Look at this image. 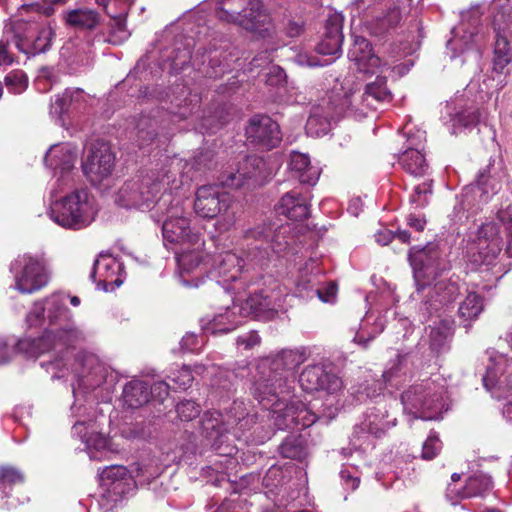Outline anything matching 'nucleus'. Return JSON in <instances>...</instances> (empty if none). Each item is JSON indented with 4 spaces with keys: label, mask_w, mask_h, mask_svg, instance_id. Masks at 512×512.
Masks as SVG:
<instances>
[{
    "label": "nucleus",
    "mask_w": 512,
    "mask_h": 512,
    "mask_svg": "<svg viewBox=\"0 0 512 512\" xmlns=\"http://www.w3.org/2000/svg\"><path fill=\"white\" fill-rule=\"evenodd\" d=\"M305 360V351L283 350L275 356L260 359L252 368L243 367L236 374L225 372L228 383H223L221 387L230 389L232 378L245 377L248 371L251 394L264 408H271L270 414L278 429L307 428L318 417L305 408L298 409L289 403L291 391L288 385V378Z\"/></svg>",
    "instance_id": "f257e3e1"
},
{
    "label": "nucleus",
    "mask_w": 512,
    "mask_h": 512,
    "mask_svg": "<svg viewBox=\"0 0 512 512\" xmlns=\"http://www.w3.org/2000/svg\"><path fill=\"white\" fill-rule=\"evenodd\" d=\"M71 311L65 305V299L54 294L43 302H36L26 317L30 327L43 325L48 321L51 325H59L55 330L46 331L39 338H24L17 342L16 350L27 357H38L51 349L69 347L83 339L82 332L70 322Z\"/></svg>",
    "instance_id": "f03ea898"
},
{
    "label": "nucleus",
    "mask_w": 512,
    "mask_h": 512,
    "mask_svg": "<svg viewBox=\"0 0 512 512\" xmlns=\"http://www.w3.org/2000/svg\"><path fill=\"white\" fill-rule=\"evenodd\" d=\"M409 260L413 267L417 292L429 287L427 299L422 302L419 311L424 320L452 304L461 294L460 285L453 279H440V274L448 269L436 245H428L421 249H410Z\"/></svg>",
    "instance_id": "7ed1b4c3"
},
{
    "label": "nucleus",
    "mask_w": 512,
    "mask_h": 512,
    "mask_svg": "<svg viewBox=\"0 0 512 512\" xmlns=\"http://www.w3.org/2000/svg\"><path fill=\"white\" fill-rule=\"evenodd\" d=\"M193 180V176H182L180 185L176 184L175 179L166 173L160 179L155 173H141L128 179L118 190L115 202L124 208H149L161 188L167 185L170 191L179 189L182 185L188 184Z\"/></svg>",
    "instance_id": "20e7f679"
},
{
    "label": "nucleus",
    "mask_w": 512,
    "mask_h": 512,
    "mask_svg": "<svg viewBox=\"0 0 512 512\" xmlns=\"http://www.w3.org/2000/svg\"><path fill=\"white\" fill-rule=\"evenodd\" d=\"M93 197L86 189H77L51 203L48 215L57 225L70 230L88 227L97 214Z\"/></svg>",
    "instance_id": "39448f33"
},
{
    "label": "nucleus",
    "mask_w": 512,
    "mask_h": 512,
    "mask_svg": "<svg viewBox=\"0 0 512 512\" xmlns=\"http://www.w3.org/2000/svg\"><path fill=\"white\" fill-rule=\"evenodd\" d=\"M10 35L18 51L35 56L51 49L55 30L46 19L28 17L13 21L7 30L8 40Z\"/></svg>",
    "instance_id": "423d86ee"
},
{
    "label": "nucleus",
    "mask_w": 512,
    "mask_h": 512,
    "mask_svg": "<svg viewBox=\"0 0 512 512\" xmlns=\"http://www.w3.org/2000/svg\"><path fill=\"white\" fill-rule=\"evenodd\" d=\"M184 201L172 198L171 193L163 194L157 202V209L163 214L162 234L164 240L170 243L201 247L203 242L198 233L192 232L189 226Z\"/></svg>",
    "instance_id": "0eeeda50"
},
{
    "label": "nucleus",
    "mask_w": 512,
    "mask_h": 512,
    "mask_svg": "<svg viewBox=\"0 0 512 512\" xmlns=\"http://www.w3.org/2000/svg\"><path fill=\"white\" fill-rule=\"evenodd\" d=\"M210 274L229 284V288L237 294L257 285L262 279L259 271L250 269L245 260L232 251L213 255Z\"/></svg>",
    "instance_id": "6e6552de"
},
{
    "label": "nucleus",
    "mask_w": 512,
    "mask_h": 512,
    "mask_svg": "<svg viewBox=\"0 0 512 512\" xmlns=\"http://www.w3.org/2000/svg\"><path fill=\"white\" fill-rule=\"evenodd\" d=\"M444 386L434 380L426 379L405 390L401 395L404 409L411 413H420L425 420L436 419L442 408Z\"/></svg>",
    "instance_id": "1a4fd4ad"
},
{
    "label": "nucleus",
    "mask_w": 512,
    "mask_h": 512,
    "mask_svg": "<svg viewBox=\"0 0 512 512\" xmlns=\"http://www.w3.org/2000/svg\"><path fill=\"white\" fill-rule=\"evenodd\" d=\"M287 296L286 289L274 282L270 287L255 290L241 302L243 307L236 309L246 317L253 316L261 321H270L286 310Z\"/></svg>",
    "instance_id": "9d476101"
},
{
    "label": "nucleus",
    "mask_w": 512,
    "mask_h": 512,
    "mask_svg": "<svg viewBox=\"0 0 512 512\" xmlns=\"http://www.w3.org/2000/svg\"><path fill=\"white\" fill-rule=\"evenodd\" d=\"M231 204V196L221 191L218 186L203 185L196 191L194 210L202 218L224 215L223 221H218V225L221 231H227L235 222L234 213H228Z\"/></svg>",
    "instance_id": "9b49d317"
},
{
    "label": "nucleus",
    "mask_w": 512,
    "mask_h": 512,
    "mask_svg": "<svg viewBox=\"0 0 512 512\" xmlns=\"http://www.w3.org/2000/svg\"><path fill=\"white\" fill-rule=\"evenodd\" d=\"M217 17L250 31H257L267 19L260 0H219Z\"/></svg>",
    "instance_id": "f8f14e48"
},
{
    "label": "nucleus",
    "mask_w": 512,
    "mask_h": 512,
    "mask_svg": "<svg viewBox=\"0 0 512 512\" xmlns=\"http://www.w3.org/2000/svg\"><path fill=\"white\" fill-rule=\"evenodd\" d=\"M15 286L21 293H33L48 283L46 263L40 256L19 255L10 265Z\"/></svg>",
    "instance_id": "ddd939ff"
},
{
    "label": "nucleus",
    "mask_w": 512,
    "mask_h": 512,
    "mask_svg": "<svg viewBox=\"0 0 512 512\" xmlns=\"http://www.w3.org/2000/svg\"><path fill=\"white\" fill-rule=\"evenodd\" d=\"M102 499L112 508L136 491L132 473L122 465L105 467L100 473Z\"/></svg>",
    "instance_id": "4468645a"
},
{
    "label": "nucleus",
    "mask_w": 512,
    "mask_h": 512,
    "mask_svg": "<svg viewBox=\"0 0 512 512\" xmlns=\"http://www.w3.org/2000/svg\"><path fill=\"white\" fill-rule=\"evenodd\" d=\"M496 235L495 224H482L478 228L477 237L468 243L466 257L475 269L492 265L501 252V241Z\"/></svg>",
    "instance_id": "2eb2a0df"
},
{
    "label": "nucleus",
    "mask_w": 512,
    "mask_h": 512,
    "mask_svg": "<svg viewBox=\"0 0 512 512\" xmlns=\"http://www.w3.org/2000/svg\"><path fill=\"white\" fill-rule=\"evenodd\" d=\"M344 360L338 357L335 362H322V418L334 419L339 411L343 394V381L339 376Z\"/></svg>",
    "instance_id": "dca6fc26"
},
{
    "label": "nucleus",
    "mask_w": 512,
    "mask_h": 512,
    "mask_svg": "<svg viewBox=\"0 0 512 512\" xmlns=\"http://www.w3.org/2000/svg\"><path fill=\"white\" fill-rule=\"evenodd\" d=\"M114 164L115 156L109 145L103 141H96L88 149L87 156L82 162V170L88 180L96 185L111 175Z\"/></svg>",
    "instance_id": "f3484780"
},
{
    "label": "nucleus",
    "mask_w": 512,
    "mask_h": 512,
    "mask_svg": "<svg viewBox=\"0 0 512 512\" xmlns=\"http://www.w3.org/2000/svg\"><path fill=\"white\" fill-rule=\"evenodd\" d=\"M271 172L266 161L259 156H247L240 162L236 172H229L222 184L227 187L239 188L246 183L262 185Z\"/></svg>",
    "instance_id": "a211bd4d"
},
{
    "label": "nucleus",
    "mask_w": 512,
    "mask_h": 512,
    "mask_svg": "<svg viewBox=\"0 0 512 512\" xmlns=\"http://www.w3.org/2000/svg\"><path fill=\"white\" fill-rule=\"evenodd\" d=\"M247 140L263 149H272L281 141V132L277 122L266 115L252 117L246 127Z\"/></svg>",
    "instance_id": "6ab92c4d"
},
{
    "label": "nucleus",
    "mask_w": 512,
    "mask_h": 512,
    "mask_svg": "<svg viewBox=\"0 0 512 512\" xmlns=\"http://www.w3.org/2000/svg\"><path fill=\"white\" fill-rule=\"evenodd\" d=\"M201 431L211 447L223 455H232L235 447L225 444L229 427L218 411L206 412L201 419Z\"/></svg>",
    "instance_id": "aec40b11"
},
{
    "label": "nucleus",
    "mask_w": 512,
    "mask_h": 512,
    "mask_svg": "<svg viewBox=\"0 0 512 512\" xmlns=\"http://www.w3.org/2000/svg\"><path fill=\"white\" fill-rule=\"evenodd\" d=\"M325 32L322 33V56L339 57L343 42V16L328 8L325 12Z\"/></svg>",
    "instance_id": "412c9836"
},
{
    "label": "nucleus",
    "mask_w": 512,
    "mask_h": 512,
    "mask_svg": "<svg viewBox=\"0 0 512 512\" xmlns=\"http://www.w3.org/2000/svg\"><path fill=\"white\" fill-rule=\"evenodd\" d=\"M276 211L289 220L301 222L310 216L311 205L307 197L296 191H290L280 198L276 205Z\"/></svg>",
    "instance_id": "4be33fe9"
},
{
    "label": "nucleus",
    "mask_w": 512,
    "mask_h": 512,
    "mask_svg": "<svg viewBox=\"0 0 512 512\" xmlns=\"http://www.w3.org/2000/svg\"><path fill=\"white\" fill-rule=\"evenodd\" d=\"M237 308L243 307L241 302H233L232 306L225 308L212 319H202V328L211 334L228 333L234 330L246 316L239 314Z\"/></svg>",
    "instance_id": "5701e85b"
},
{
    "label": "nucleus",
    "mask_w": 512,
    "mask_h": 512,
    "mask_svg": "<svg viewBox=\"0 0 512 512\" xmlns=\"http://www.w3.org/2000/svg\"><path fill=\"white\" fill-rule=\"evenodd\" d=\"M63 24L75 31H93L101 23V15L94 9L88 7H77L62 12Z\"/></svg>",
    "instance_id": "b1692460"
},
{
    "label": "nucleus",
    "mask_w": 512,
    "mask_h": 512,
    "mask_svg": "<svg viewBox=\"0 0 512 512\" xmlns=\"http://www.w3.org/2000/svg\"><path fill=\"white\" fill-rule=\"evenodd\" d=\"M122 270L123 265L118 259L107 254H100L94 262L89 277L93 282H96V276L98 275L99 283L120 286L123 282L120 278Z\"/></svg>",
    "instance_id": "393cba45"
},
{
    "label": "nucleus",
    "mask_w": 512,
    "mask_h": 512,
    "mask_svg": "<svg viewBox=\"0 0 512 512\" xmlns=\"http://www.w3.org/2000/svg\"><path fill=\"white\" fill-rule=\"evenodd\" d=\"M85 103L86 94L82 89L68 88L51 100L49 114L51 117L61 120L63 114L78 111L84 107Z\"/></svg>",
    "instance_id": "a878e982"
},
{
    "label": "nucleus",
    "mask_w": 512,
    "mask_h": 512,
    "mask_svg": "<svg viewBox=\"0 0 512 512\" xmlns=\"http://www.w3.org/2000/svg\"><path fill=\"white\" fill-rule=\"evenodd\" d=\"M320 262L318 259L308 260L300 269L296 281V290L300 297H312L316 295L320 298Z\"/></svg>",
    "instance_id": "bb28decb"
},
{
    "label": "nucleus",
    "mask_w": 512,
    "mask_h": 512,
    "mask_svg": "<svg viewBox=\"0 0 512 512\" xmlns=\"http://www.w3.org/2000/svg\"><path fill=\"white\" fill-rule=\"evenodd\" d=\"M348 56L362 73H373L380 65V58L373 53L371 43L364 37H355Z\"/></svg>",
    "instance_id": "cd10ccee"
},
{
    "label": "nucleus",
    "mask_w": 512,
    "mask_h": 512,
    "mask_svg": "<svg viewBox=\"0 0 512 512\" xmlns=\"http://www.w3.org/2000/svg\"><path fill=\"white\" fill-rule=\"evenodd\" d=\"M77 159V150L70 144H55L44 157L45 165L62 175L71 171Z\"/></svg>",
    "instance_id": "c85d7f7f"
},
{
    "label": "nucleus",
    "mask_w": 512,
    "mask_h": 512,
    "mask_svg": "<svg viewBox=\"0 0 512 512\" xmlns=\"http://www.w3.org/2000/svg\"><path fill=\"white\" fill-rule=\"evenodd\" d=\"M506 362L503 356H498L487 366L482 381L488 391H508L512 389V375L505 374L507 373Z\"/></svg>",
    "instance_id": "c756f323"
},
{
    "label": "nucleus",
    "mask_w": 512,
    "mask_h": 512,
    "mask_svg": "<svg viewBox=\"0 0 512 512\" xmlns=\"http://www.w3.org/2000/svg\"><path fill=\"white\" fill-rule=\"evenodd\" d=\"M288 171L292 178L297 179L302 184L315 186L319 179V172L311 166L309 156L297 151L290 153Z\"/></svg>",
    "instance_id": "7c9ffc66"
},
{
    "label": "nucleus",
    "mask_w": 512,
    "mask_h": 512,
    "mask_svg": "<svg viewBox=\"0 0 512 512\" xmlns=\"http://www.w3.org/2000/svg\"><path fill=\"white\" fill-rule=\"evenodd\" d=\"M192 250L181 248L176 251V259L180 271V279L183 285L187 287H198L199 280L186 279L185 274H190L202 265V255L200 247L192 246Z\"/></svg>",
    "instance_id": "2f4dec72"
},
{
    "label": "nucleus",
    "mask_w": 512,
    "mask_h": 512,
    "mask_svg": "<svg viewBox=\"0 0 512 512\" xmlns=\"http://www.w3.org/2000/svg\"><path fill=\"white\" fill-rule=\"evenodd\" d=\"M98 5L103 6L106 13L113 19L112 30L109 37V42L118 45L124 42L130 36L126 28L127 7L123 5L119 13H114L111 9L112 5L117 3V0H97Z\"/></svg>",
    "instance_id": "473e14b6"
},
{
    "label": "nucleus",
    "mask_w": 512,
    "mask_h": 512,
    "mask_svg": "<svg viewBox=\"0 0 512 512\" xmlns=\"http://www.w3.org/2000/svg\"><path fill=\"white\" fill-rule=\"evenodd\" d=\"M386 84L387 80L382 76H378L374 82L368 83L361 95L363 105L376 110L378 104L390 102L392 93Z\"/></svg>",
    "instance_id": "72a5a7b5"
},
{
    "label": "nucleus",
    "mask_w": 512,
    "mask_h": 512,
    "mask_svg": "<svg viewBox=\"0 0 512 512\" xmlns=\"http://www.w3.org/2000/svg\"><path fill=\"white\" fill-rule=\"evenodd\" d=\"M484 310L483 297L474 291L469 292L465 299L460 302L457 316L460 323L466 329L471 327V323L478 319Z\"/></svg>",
    "instance_id": "f704fd0d"
},
{
    "label": "nucleus",
    "mask_w": 512,
    "mask_h": 512,
    "mask_svg": "<svg viewBox=\"0 0 512 512\" xmlns=\"http://www.w3.org/2000/svg\"><path fill=\"white\" fill-rule=\"evenodd\" d=\"M123 399L132 409L145 405L150 399L149 384L139 379L131 380L124 386Z\"/></svg>",
    "instance_id": "c9c22d12"
},
{
    "label": "nucleus",
    "mask_w": 512,
    "mask_h": 512,
    "mask_svg": "<svg viewBox=\"0 0 512 512\" xmlns=\"http://www.w3.org/2000/svg\"><path fill=\"white\" fill-rule=\"evenodd\" d=\"M399 163L402 168L415 177L426 175L428 164L419 148L408 147L400 156Z\"/></svg>",
    "instance_id": "e433bc0d"
},
{
    "label": "nucleus",
    "mask_w": 512,
    "mask_h": 512,
    "mask_svg": "<svg viewBox=\"0 0 512 512\" xmlns=\"http://www.w3.org/2000/svg\"><path fill=\"white\" fill-rule=\"evenodd\" d=\"M452 321L442 320L438 326L432 327L429 334L430 348L436 353H444L450 348L453 335Z\"/></svg>",
    "instance_id": "4c0bfd02"
},
{
    "label": "nucleus",
    "mask_w": 512,
    "mask_h": 512,
    "mask_svg": "<svg viewBox=\"0 0 512 512\" xmlns=\"http://www.w3.org/2000/svg\"><path fill=\"white\" fill-rule=\"evenodd\" d=\"M493 482L490 476L484 473H475L471 475L457 494L460 498H471L483 496L485 493L492 489Z\"/></svg>",
    "instance_id": "58836bf2"
},
{
    "label": "nucleus",
    "mask_w": 512,
    "mask_h": 512,
    "mask_svg": "<svg viewBox=\"0 0 512 512\" xmlns=\"http://www.w3.org/2000/svg\"><path fill=\"white\" fill-rule=\"evenodd\" d=\"M228 427L239 426L240 429H248L256 423V414H249L244 401L235 400L226 414Z\"/></svg>",
    "instance_id": "ea45409f"
},
{
    "label": "nucleus",
    "mask_w": 512,
    "mask_h": 512,
    "mask_svg": "<svg viewBox=\"0 0 512 512\" xmlns=\"http://www.w3.org/2000/svg\"><path fill=\"white\" fill-rule=\"evenodd\" d=\"M501 26H495L496 40L494 46L493 70L504 73V69L511 62L510 44L506 36L500 32Z\"/></svg>",
    "instance_id": "a19ab883"
},
{
    "label": "nucleus",
    "mask_w": 512,
    "mask_h": 512,
    "mask_svg": "<svg viewBox=\"0 0 512 512\" xmlns=\"http://www.w3.org/2000/svg\"><path fill=\"white\" fill-rule=\"evenodd\" d=\"M278 451L283 458L302 461L306 455V447L301 435L287 436L278 447Z\"/></svg>",
    "instance_id": "79ce46f5"
},
{
    "label": "nucleus",
    "mask_w": 512,
    "mask_h": 512,
    "mask_svg": "<svg viewBox=\"0 0 512 512\" xmlns=\"http://www.w3.org/2000/svg\"><path fill=\"white\" fill-rule=\"evenodd\" d=\"M24 482L22 472L11 466L0 467V493L2 497H10L12 487Z\"/></svg>",
    "instance_id": "37998d69"
},
{
    "label": "nucleus",
    "mask_w": 512,
    "mask_h": 512,
    "mask_svg": "<svg viewBox=\"0 0 512 512\" xmlns=\"http://www.w3.org/2000/svg\"><path fill=\"white\" fill-rule=\"evenodd\" d=\"M67 0H41V3L23 4L19 13L23 17L25 13H36L39 17H50L55 12L56 6H63Z\"/></svg>",
    "instance_id": "c03bdc74"
},
{
    "label": "nucleus",
    "mask_w": 512,
    "mask_h": 512,
    "mask_svg": "<svg viewBox=\"0 0 512 512\" xmlns=\"http://www.w3.org/2000/svg\"><path fill=\"white\" fill-rule=\"evenodd\" d=\"M131 473L136 481V488L138 485H149L152 480L160 475L159 468L151 462L135 464V468Z\"/></svg>",
    "instance_id": "a18cd8bd"
},
{
    "label": "nucleus",
    "mask_w": 512,
    "mask_h": 512,
    "mask_svg": "<svg viewBox=\"0 0 512 512\" xmlns=\"http://www.w3.org/2000/svg\"><path fill=\"white\" fill-rule=\"evenodd\" d=\"M299 384L304 391L317 393L320 390V367L318 365L307 366L300 374Z\"/></svg>",
    "instance_id": "49530a36"
},
{
    "label": "nucleus",
    "mask_w": 512,
    "mask_h": 512,
    "mask_svg": "<svg viewBox=\"0 0 512 512\" xmlns=\"http://www.w3.org/2000/svg\"><path fill=\"white\" fill-rule=\"evenodd\" d=\"M292 230L293 227L290 224H284L274 232L270 246L276 253L285 251L293 243Z\"/></svg>",
    "instance_id": "de8ad7c7"
},
{
    "label": "nucleus",
    "mask_w": 512,
    "mask_h": 512,
    "mask_svg": "<svg viewBox=\"0 0 512 512\" xmlns=\"http://www.w3.org/2000/svg\"><path fill=\"white\" fill-rule=\"evenodd\" d=\"M479 121V112L473 109H466L457 113L452 119L453 133L461 129L474 127Z\"/></svg>",
    "instance_id": "09e8293b"
},
{
    "label": "nucleus",
    "mask_w": 512,
    "mask_h": 512,
    "mask_svg": "<svg viewBox=\"0 0 512 512\" xmlns=\"http://www.w3.org/2000/svg\"><path fill=\"white\" fill-rule=\"evenodd\" d=\"M85 366L90 370L86 374L82 375V383L88 387H94L102 382V377L98 376V373L102 371V366L97 363L96 358L89 356L85 360Z\"/></svg>",
    "instance_id": "8fccbe9b"
},
{
    "label": "nucleus",
    "mask_w": 512,
    "mask_h": 512,
    "mask_svg": "<svg viewBox=\"0 0 512 512\" xmlns=\"http://www.w3.org/2000/svg\"><path fill=\"white\" fill-rule=\"evenodd\" d=\"M408 358L409 354H397L396 358L390 361L389 367L382 374L385 382H390L400 374L405 373Z\"/></svg>",
    "instance_id": "3c124183"
},
{
    "label": "nucleus",
    "mask_w": 512,
    "mask_h": 512,
    "mask_svg": "<svg viewBox=\"0 0 512 512\" xmlns=\"http://www.w3.org/2000/svg\"><path fill=\"white\" fill-rule=\"evenodd\" d=\"M432 192V180H425L421 184L415 186L414 192L410 197V201L418 207H424L429 203V197L432 195Z\"/></svg>",
    "instance_id": "603ef678"
},
{
    "label": "nucleus",
    "mask_w": 512,
    "mask_h": 512,
    "mask_svg": "<svg viewBox=\"0 0 512 512\" xmlns=\"http://www.w3.org/2000/svg\"><path fill=\"white\" fill-rule=\"evenodd\" d=\"M270 227L266 224H259L253 228H249L244 232V239L246 241L254 240L260 243L259 246H255L256 249H261L263 244H268V238L270 236Z\"/></svg>",
    "instance_id": "864d4df0"
},
{
    "label": "nucleus",
    "mask_w": 512,
    "mask_h": 512,
    "mask_svg": "<svg viewBox=\"0 0 512 512\" xmlns=\"http://www.w3.org/2000/svg\"><path fill=\"white\" fill-rule=\"evenodd\" d=\"M5 84L9 92L20 94L27 88L28 80L23 72L15 71L5 77Z\"/></svg>",
    "instance_id": "5fc2aeb1"
},
{
    "label": "nucleus",
    "mask_w": 512,
    "mask_h": 512,
    "mask_svg": "<svg viewBox=\"0 0 512 512\" xmlns=\"http://www.w3.org/2000/svg\"><path fill=\"white\" fill-rule=\"evenodd\" d=\"M494 6L497 9L493 21L494 26L507 24L512 15V0H494Z\"/></svg>",
    "instance_id": "6e6d98bb"
},
{
    "label": "nucleus",
    "mask_w": 512,
    "mask_h": 512,
    "mask_svg": "<svg viewBox=\"0 0 512 512\" xmlns=\"http://www.w3.org/2000/svg\"><path fill=\"white\" fill-rule=\"evenodd\" d=\"M169 378L174 383V389L184 390L191 386L194 379L191 369L187 366L181 367Z\"/></svg>",
    "instance_id": "4d7b16f0"
},
{
    "label": "nucleus",
    "mask_w": 512,
    "mask_h": 512,
    "mask_svg": "<svg viewBox=\"0 0 512 512\" xmlns=\"http://www.w3.org/2000/svg\"><path fill=\"white\" fill-rule=\"evenodd\" d=\"M176 412L181 420L190 421L200 413L199 405L192 400H184L176 405Z\"/></svg>",
    "instance_id": "13d9d810"
},
{
    "label": "nucleus",
    "mask_w": 512,
    "mask_h": 512,
    "mask_svg": "<svg viewBox=\"0 0 512 512\" xmlns=\"http://www.w3.org/2000/svg\"><path fill=\"white\" fill-rule=\"evenodd\" d=\"M97 426L96 421L77 420L72 427V435L78 437L83 443L87 440L93 429Z\"/></svg>",
    "instance_id": "bf43d9fd"
},
{
    "label": "nucleus",
    "mask_w": 512,
    "mask_h": 512,
    "mask_svg": "<svg viewBox=\"0 0 512 512\" xmlns=\"http://www.w3.org/2000/svg\"><path fill=\"white\" fill-rule=\"evenodd\" d=\"M84 443L89 451H101L108 447L109 441L103 433L98 431V426H96Z\"/></svg>",
    "instance_id": "052dcab7"
},
{
    "label": "nucleus",
    "mask_w": 512,
    "mask_h": 512,
    "mask_svg": "<svg viewBox=\"0 0 512 512\" xmlns=\"http://www.w3.org/2000/svg\"><path fill=\"white\" fill-rule=\"evenodd\" d=\"M441 447V441L438 436L435 434L430 435L423 444L422 458L425 460L433 459L439 453Z\"/></svg>",
    "instance_id": "680f3d73"
},
{
    "label": "nucleus",
    "mask_w": 512,
    "mask_h": 512,
    "mask_svg": "<svg viewBox=\"0 0 512 512\" xmlns=\"http://www.w3.org/2000/svg\"><path fill=\"white\" fill-rule=\"evenodd\" d=\"M332 94L333 95L329 96V103L335 108L336 112L340 114L344 111V108L348 103L351 104V101L342 92V87L337 88L335 86Z\"/></svg>",
    "instance_id": "e2e57ef3"
},
{
    "label": "nucleus",
    "mask_w": 512,
    "mask_h": 512,
    "mask_svg": "<svg viewBox=\"0 0 512 512\" xmlns=\"http://www.w3.org/2000/svg\"><path fill=\"white\" fill-rule=\"evenodd\" d=\"M9 29V25L5 27L4 37L0 41V65H9L13 62L12 56L10 55L8 48L10 45H14L11 35L9 36V41L7 39V30Z\"/></svg>",
    "instance_id": "0e129e2a"
},
{
    "label": "nucleus",
    "mask_w": 512,
    "mask_h": 512,
    "mask_svg": "<svg viewBox=\"0 0 512 512\" xmlns=\"http://www.w3.org/2000/svg\"><path fill=\"white\" fill-rule=\"evenodd\" d=\"M338 297V283L336 281H329L322 288V303L334 305Z\"/></svg>",
    "instance_id": "69168bd1"
},
{
    "label": "nucleus",
    "mask_w": 512,
    "mask_h": 512,
    "mask_svg": "<svg viewBox=\"0 0 512 512\" xmlns=\"http://www.w3.org/2000/svg\"><path fill=\"white\" fill-rule=\"evenodd\" d=\"M170 385L165 381L155 382L149 386L150 397H154L159 401H163L169 394Z\"/></svg>",
    "instance_id": "338daca9"
},
{
    "label": "nucleus",
    "mask_w": 512,
    "mask_h": 512,
    "mask_svg": "<svg viewBox=\"0 0 512 512\" xmlns=\"http://www.w3.org/2000/svg\"><path fill=\"white\" fill-rule=\"evenodd\" d=\"M498 220L505 225L506 230H512V204H508L505 208H502L497 213Z\"/></svg>",
    "instance_id": "774afa93"
}]
</instances>
